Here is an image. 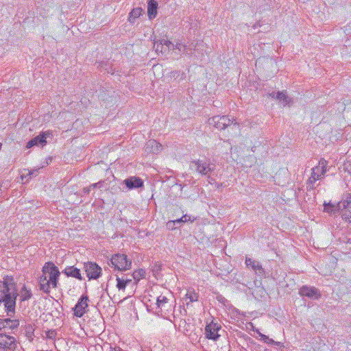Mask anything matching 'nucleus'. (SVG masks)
<instances>
[{
	"label": "nucleus",
	"instance_id": "36",
	"mask_svg": "<svg viewBox=\"0 0 351 351\" xmlns=\"http://www.w3.org/2000/svg\"><path fill=\"white\" fill-rule=\"evenodd\" d=\"M165 43H166V47L165 48L167 49V52L168 53L170 50H174L176 49V45H174L173 43H171V41L168 40H166L165 39Z\"/></svg>",
	"mask_w": 351,
	"mask_h": 351
},
{
	"label": "nucleus",
	"instance_id": "32",
	"mask_svg": "<svg viewBox=\"0 0 351 351\" xmlns=\"http://www.w3.org/2000/svg\"><path fill=\"white\" fill-rule=\"evenodd\" d=\"M182 223V219L171 220L167 223V228L169 230H174L176 228V225H180Z\"/></svg>",
	"mask_w": 351,
	"mask_h": 351
},
{
	"label": "nucleus",
	"instance_id": "33",
	"mask_svg": "<svg viewBox=\"0 0 351 351\" xmlns=\"http://www.w3.org/2000/svg\"><path fill=\"white\" fill-rule=\"evenodd\" d=\"M186 299L189 300V302L186 303L187 306L189 305V302L197 301L198 300V295L196 293L192 291H188L186 295Z\"/></svg>",
	"mask_w": 351,
	"mask_h": 351
},
{
	"label": "nucleus",
	"instance_id": "3",
	"mask_svg": "<svg viewBox=\"0 0 351 351\" xmlns=\"http://www.w3.org/2000/svg\"><path fill=\"white\" fill-rule=\"evenodd\" d=\"M110 261L111 265L114 266V269L119 271L130 269L132 266V261L128 260L127 256L124 254H114Z\"/></svg>",
	"mask_w": 351,
	"mask_h": 351
},
{
	"label": "nucleus",
	"instance_id": "20",
	"mask_svg": "<svg viewBox=\"0 0 351 351\" xmlns=\"http://www.w3.org/2000/svg\"><path fill=\"white\" fill-rule=\"evenodd\" d=\"M158 2L155 0H149L147 3V14L149 19H154L157 15Z\"/></svg>",
	"mask_w": 351,
	"mask_h": 351
},
{
	"label": "nucleus",
	"instance_id": "13",
	"mask_svg": "<svg viewBox=\"0 0 351 351\" xmlns=\"http://www.w3.org/2000/svg\"><path fill=\"white\" fill-rule=\"evenodd\" d=\"M221 328V326L217 324L211 323L206 326L205 335L206 337L209 339L216 341L219 337L218 330Z\"/></svg>",
	"mask_w": 351,
	"mask_h": 351
},
{
	"label": "nucleus",
	"instance_id": "1",
	"mask_svg": "<svg viewBox=\"0 0 351 351\" xmlns=\"http://www.w3.org/2000/svg\"><path fill=\"white\" fill-rule=\"evenodd\" d=\"M19 295L16 284L12 276H4L0 280V304L3 303L7 315L12 317L15 313L16 298Z\"/></svg>",
	"mask_w": 351,
	"mask_h": 351
},
{
	"label": "nucleus",
	"instance_id": "31",
	"mask_svg": "<svg viewBox=\"0 0 351 351\" xmlns=\"http://www.w3.org/2000/svg\"><path fill=\"white\" fill-rule=\"evenodd\" d=\"M145 276V271L143 269L136 270L132 274L134 280L138 281L141 278H144Z\"/></svg>",
	"mask_w": 351,
	"mask_h": 351
},
{
	"label": "nucleus",
	"instance_id": "29",
	"mask_svg": "<svg viewBox=\"0 0 351 351\" xmlns=\"http://www.w3.org/2000/svg\"><path fill=\"white\" fill-rule=\"evenodd\" d=\"M32 291L29 289H27L25 286H23V287L21 289V300H28L32 298Z\"/></svg>",
	"mask_w": 351,
	"mask_h": 351
},
{
	"label": "nucleus",
	"instance_id": "24",
	"mask_svg": "<svg viewBox=\"0 0 351 351\" xmlns=\"http://www.w3.org/2000/svg\"><path fill=\"white\" fill-rule=\"evenodd\" d=\"M143 12V10L141 8H136L132 10L130 12L128 21L130 23H134L135 20L138 18Z\"/></svg>",
	"mask_w": 351,
	"mask_h": 351
},
{
	"label": "nucleus",
	"instance_id": "34",
	"mask_svg": "<svg viewBox=\"0 0 351 351\" xmlns=\"http://www.w3.org/2000/svg\"><path fill=\"white\" fill-rule=\"evenodd\" d=\"M176 49H178L180 52H182L183 53H186V54H188L189 55L190 53L189 52V51L187 50V45H184V44H182V43H177L176 45Z\"/></svg>",
	"mask_w": 351,
	"mask_h": 351
},
{
	"label": "nucleus",
	"instance_id": "27",
	"mask_svg": "<svg viewBox=\"0 0 351 351\" xmlns=\"http://www.w3.org/2000/svg\"><path fill=\"white\" fill-rule=\"evenodd\" d=\"M324 211L330 213V214H335L337 212V204L335 205L332 203L329 202L328 204H324Z\"/></svg>",
	"mask_w": 351,
	"mask_h": 351
},
{
	"label": "nucleus",
	"instance_id": "14",
	"mask_svg": "<svg viewBox=\"0 0 351 351\" xmlns=\"http://www.w3.org/2000/svg\"><path fill=\"white\" fill-rule=\"evenodd\" d=\"M129 189H138L143 186V181L138 177H130L123 181Z\"/></svg>",
	"mask_w": 351,
	"mask_h": 351
},
{
	"label": "nucleus",
	"instance_id": "15",
	"mask_svg": "<svg viewBox=\"0 0 351 351\" xmlns=\"http://www.w3.org/2000/svg\"><path fill=\"white\" fill-rule=\"evenodd\" d=\"M19 326V319H11L10 318L0 319V330L8 328L11 330L17 328Z\"/></svg>",
	"mask_w": 351,
	"mask_h": 351
},
{
	"label": "nucleus",
	"instance_id": "12",
	"mask_svg": "<svg viewBox=\"0 0 351 351\" xmlns=\"http://www.w3.org/2000/svg\"><path fill=\"white\" fill-rule=\"evenodd\" d=\"M299 294L302 297L317 300L321 297L319 290L314 287L302 286L299 290Z\"/></svg>",
	"mask_w": 351,
	"mask_h": 351
},
{
	"label": "nucleus",
	"instance_id": "37",
	"mask_svg": "<svg viewBox=\"0 0 351 351\" xmlns=\"http://www.w3.org/2000/svg\"><path fill=\"white\" fill-rule=\"evenodd\" d=\"M57 335V332L55 330H49L46 332V337L48 339H55L56 336Z\"/></svg>",
	"mask_w": 351,
	"mask_h": 351
},
{
	"label": "nucleus",
	"instance_id": "22",
	"mask_svg": "<svg viewBox=\"0 0 351 351\" xmlns=\"http://www.w3.org/2000/svg\"><path fill=\"white\" fill-rule=\"evenodd\" d=\"M169 299L164 295H160L157 298V306L158 308L162 311H169Z\"/></svg>",
	"mask_w": 351,
	"mask_h": 351
},
{
	"label": "nucleus",
	"instance_id": "9",
	"mask_svg": "<svg viewBox=\"0 0 351 351\" xmlns=\"http://www.w3.org/2000/svg\"><path fill=\"white\" fill-rule=\"evenodd\" d=\"M84 269L89 280H96L101 275V268L95 263L87 262L84 264Z\"/></svg>",
	"mask_w": 351,
	"mask_h": 351
},
{
	"label": "nucleus",
	"instance_id": "18",
	"mask_svg": "<svg viewBox=\"0 0 351 351\" xmlns=\"http://www.w3.org/2000/svg\"><path fill=\"white\" fill-rule=\"evenodd\" d=\"M64 274H65L67 277H73L80 280H82L83 278L82 277L80 270L74 266H70L66 267L62 271Z\"/></svg>",
	"mask_w": 351,
	"mask_h": 351
},
{
	"label": "nucleus",
	"instance_id": "19",
	"mask_svg": "<svg viewBox=\"0 0 351 351\" xmlns=\"http://www.w3.org/2000/svg\"><path fill=\"white\" fill-rule=\"evenodd\" d=\"M245 264L247 266H250L260 276H263L265 273V271L258 261H256L252 260L250 258H246Z\"/></svg>",
	"mask_w": 351,
	"mask_h": 351
},
{
	"label": "nucleus",
	"instance_id": "8",
	"mask_svg": "<svg viewBox=\"0 0 351 351\" xmlns=\"http://www.w3.org/2000/svg\"><path fill=\"white\" fill-rule=\"evenodd\" d=\"M191 167L195 168L199 173L203 176H208L215 170V165L206 160H198L197 161H192Z\"/></svg>",
	"mask_w": 351,
	"mask_h": 351
},
{
	"label": "nucleus",
	"instance_id": "43",
	"mask_svg": "<svg viewBox=\"0 0 351 351\" xmlns=\"http://www.w3.org/2000/svg\"><path fill=\"white\" fill-rule=\"evenodd\" d=\"M121 348L119 347H114V348H112L111 346L110 347V351H121Z\"/></svg>",
	"mask_w": 351,
	"mask_h": 351
},
{
	"label": "nucleus",
	"instance_id": "16",
	"mask_svg": "<svg viewBox=\"0 0 351 351\" xmlns=\"http://www.w3.org/2000/svg\"><path fill=\"white\" fill-rule=\"evenodd\" d=\"M162 145L155 140H149L145 146V150L147 153L157 154L160 152Z\"/></svg>",
	"mask_w": 351,
	"mask_h": 351
},
{
	"label": "nucleus",
	"instance_id": "23",
	"mask_svg": "<svg viewBox=\"0 0 351 351\" xmlns=\"http://www.w3.org/2000/svg\"><path fill=\"white\" fill-rule=\"evenodd\" d=\"M166 43L165 39H162L158 41L154 42V49H155L156 53H161L162 54L167 53V49L165 48Z\"/></svg>",
	"mask_w": 351,
	"mask_h": 351
},
{
	"label": "nucleus",
	"instance_id": "44",
	"mask_svg": "<svg viewBox=\"0 0 351 351\" xmlns=\"http://www.w3.org/2000/svg\"><path fill=\"white\" fill-rule=\"evenodd\" d=\"M90 189H91V187H90V186H89V187H86V188H84V189H83V190H84V193H86V194L89 193H90Z\"/></svg>",
	"mask_w": 351,
	"mask_h": 351
},
{
	"label": "nucleus",
	"instance_id": "45",
	"mask_svg": "<svg viewBox=\"0 0 351 351\" xmlns=\"http://www.w3.org/2000/svg\"><path fill=\"white\" fill-rule=\"evenodd\" d=\"M347 243H351V239H348L347 241Z\"/></svg>",
	"mask_w": 351,
	"mask_h": 351
},
{
	"label": "nucleus",
	"instance_id": "5",
	"mask_svg": "<svg viewBox=\"0 0 351 351\" xmlns=\"http://www.w3.org/2000/svg\"><path fill=\"white\" fill-rule=\"evenodd\" d=\"M337 212L340 213L345 222L351 223V195L337 204Z\"/></svg>",
	"mask_w": 351,
	"mask_h": 351
},
{
	"label": "nucleus",
	"instance_id": "4",
	"mask_svg": "<svg viewBox=\"0 0 351 351\" xmlns=\"http://www.w3.org/2000/svg\"><path fill=\"white\" fill-rule=\"evenodd\" d=\"M208 124L218 130H224L230 125H238L234 119H230L228 116H215L208 119Z\"/></svg>",
	"mask_w": 351,
	"mask_h": 351
},
{
	"label": "nucleus",
	"instance_id": "10",
	"mask_svg": "<svg viewBox=\"0 0 351 351\" xmlns=\"http://www.w3.org/2000/svg\"><path fill=\"white\" fill-rule=\"evenodd\" d=\"M16 348V339L5 334H0V348L5 350H14Z\"/></svg>",
	"mask_w": 351,
	"mask_h": 351
},
{
	"label": "nucleus",
	"instance_id": "35",
	"mask_svg": "<svg viewBox=\"0 0 351 351\" xmlns=\"http://www.w3.org/2000/svg\"><path fill=\"white\" fill-rule=\"evenodd\" d=\"M200 45H202L198 43H197L195 45H194L193 43L190 44L189 45H187V50L190 53L189 55H191L193 53V51H197L199 49L197 47H199Z\"/></svg>",
	"mask_w": 351,
	"mask_h": 351
},
{
	"label": "nucleus",
	"instance_id": "2",
	"mask_svg": "<svg viewBox=\"0 0 351 351\" xmlns=\"http://www.w3.org/2000/svg\"><path fill=\"white\" fill-rule=\"evenodd\" d=\"M44 274L49 275V281L53 288H57L60 272L57 266L52 262H47L42 268Z\"/></svg>",
	"mask_w": 351,
	"mask_h": 351
},
{
	"label": "nucleus",
	"instance_id": "11",
	"mask_svg": "<svg viewBox=\"0 0 351 351\" xmlns=\"http://www.w3.org/2000/svg\"><path fill=\"white\" fill-rule=\"evenodd\" d=\"M89 300L88 295H82L78 300L77 304L73 308L74 315L77 317H82L85 313V309L88 306V301Z\"/></svg>",
	"mask_w": 351,
	"mask_h": 351
},
{
	"label": "nucleus",
	"instance_id": "7",
	"mask_svg": "<svg viewBox=\"0 0 351 351\" xmlns=\"http://www.w3.org/2000/svg\"><path fill=\"white\" fill-rule=\"evenodd\" d=\"M52 137L53 132L51 130L42 132L38 136H35L34 138L29 141L26 145V147L27 149H29L32 148V147L39 145L43 147L46 145L47 143V138H52Z\"/></svg>",
	"mask_w": 351,
	"mask_h": 351
},
{
	"label": "nucleus",
	"instance_id": "17",
	"mask_svg": "<svg viewBox=\"0 0 351 351\" xmlns=\"http://www.w3.org/2000/svg\"><path fill=\"white\" fill-rule=\"evenodd\" d=\"M38 284L39 287L41 291H43L45 293H50V287H51V282L49 281V279L47 278V276L46 274H44L43 273V275H41L38 278Z\"/></svg>",
	"mask_w": 351,
	"mask_h": 351
},
{
	"label": "nucleus",
	"instance_id": "38",
	"mask_svg": "<svg viewBox=\"0 0 351 351\" xmlns=\"http://www.w3.org/2000/svg\"><path fill=\"white\" fill-rule=\"evenodd\" d=\"M179 219H182V223L186 222V221H193L195 220V218L191 219V217L188 215H184L181 218Z\"/></svg>",
	"mask_w": 351,
	"mask_h": 351
},
{
	"label": "nucleus",
	"instance_id": "39",
	"mask_svg": "<svg viewBox=\"0 0 351 351\" xmlns=\"http://www.w3.org/2000/svg\"><path fill=\"white\" fill-rule=\"evenodd\" d=\"M123 277L125 278V282L127 284V285H128L130 282H132V280H133V278L131 276H128V275H122Z\"/></svg>",
	"mask_w": 351,
	"mask_h": 351
},
{
	"label": "nucleus",
	"instance_id": "26",
	"mask_svg": "<svg viewBox=\"0 0 351 351\" xmlns=\"http://www.w3.org/2000/svg\"><path fill=\"white\" fill-rule=\"evenodd\" d=\"M170 77L173 78L178 82H180V81L185 79L186 75L184 72L180 71H174L171 73Z\"/></svg>",
	"mask_w": 351,
	"mask_h": 351
},
{
	"label": "nucleus",
	"instance_id": "28",
	"mask_svg": "<svg viewBox=\"0 0 351 351\" xmlns=\"http://www.w3.org/2000/svg\"><path fill=\"white\" fill-rule=\"evenodd\" d=\"M117 288L119 289V290H125L126 286H127V284L125 282V278L123 277V276H119L118 275H117Z\"/></svg>",
	"mask_w": 351,
	"mask_h": 351
},
{
	"label": "nucleus",
	"instance_id": "21",
	"mask_svg": "<svg viewBox=\"0 0 351 351\" xmlns=\"http://www.w3.org/2000/svg\"><path fill=\"white\" fill-rule=\"evenodd\" d=\"M276 100L282 102L284 106H289L293 102L292 99L289 97L286 91H278L276 95Z\"/></svg>",
	"mask_w": 351,
	"mask_h": 351
},
{
	"label": "nucleus",
	"instance_id": "30",
	"mask_svg": "<svg viewBox=\"0 0 351 351\" xmlns=\"http://www.w3.org/2000/svg\"><path fill=\"white\" fill-rule=\"evenodd\" d=\"M258 334L261 337V340H263L265 343L271 344V345H275V346H279L280 342L275 341L274 339L269 338L268 336L262 334L259 331H258Z\"/></svg>",
	"mask_w": 351,
	"mask_h": 351
},
{
	"label": "nucleus",
	"instance_id": "41",
	"mask_svg": "<svg viewBox=\"0 0 351 351\" xmlns=\"http://www.w3.org/2000/svg\"><path fill=\"white\" fill-rule=\"evenodd\" d=\"M101 184H102V182H99L94 183V184H91L90 186V187L95 189V188H97V187H101Z\"/></svg>",
	"mask_w": 351,
	"mask_h": 351
},
{
	"label": "nucleus",
	"instance_id": "6",
	"mask_svg": "<svg viewBox=\"0 0 351 351\" xmlns=\"http://www.w3.org/2000/svg\"><path fill=\"white\" fill-rule=\"evenodd\" d=\"M327 161L322 158L319 161V165L312 169L311 177L308 180V184H313L317 180L322 179V176L326 172Z\"/></svg>",
	"mask_w": 351,
	"mask_h": 351
},
{
	"label": "nucleus",
	"instance_id": "25",
	"mask_svg": "<svg viewBox=\"0 0 351 351\" xmlns=\"http://www.w3.org/2000/svg\"><path fill=\"white\" fill-rule=\"evenodd\" d=\"M25 335L26 337L30 341H32L34 337V326L32 324H27L24 326Z\"/></svg>",
	"mask_w": 351,
	"mask_h": 351
},
{
	"label": "nucleus",
	"instance_id": "42",
	"mask_svg": "<svg viewBox=\"0 0 351 351\" xmlns=\"http://www.w3.org/2000/svg\"><path fill=\"white\" fill-rule=\"evenodd\" d=\"M276 95H277V92H272L271 93L269 94V96L271 97V98L274 99H276Z\"/></svg>",
	"mask_w": 351,
	"mask_h": 351
},
{
	"label": "nucleus",
	"instance_id": "40",
	"mask_svg": "<svg viewBox=\"0 0 351 351\" xmlns=\"http://www.w3.org/2000/svg\"><path fill=\"white\" fill-rule=\"evenodd\" d=\"M37 174H38V169L31 170V171H29V173H28V175L30 177L36 176Z\"/></svg>",
	"mask_w": 351,
	"mask_h": 351
}]
</instances>
